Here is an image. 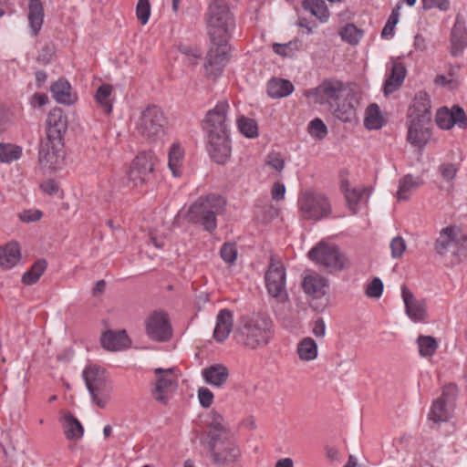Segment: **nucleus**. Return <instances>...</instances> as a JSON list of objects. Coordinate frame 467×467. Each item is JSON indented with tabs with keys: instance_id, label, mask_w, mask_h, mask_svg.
Returning <instances> with one entry per match:
<instances>
[{
	"instance_id": "nucleus-17",
	"label": "nucleus",
	"mask_w": 467,
	"mask_h": 467,
	"mask_svg": "<svg viewBox=\"0 0 467 467\" xmlns=\"http://www.w3.org/2000/svg\"><path fill=\"white\" fill-rule=\"evenodd\" d=\"M345 89V85L341 80L335 78L325 79L314 89L315 101L321 105L327 104L330 108H334Z\"/></svg>"
},
{
	"instance_id": "nucleus-8",
	"label": "nucleus",
	"mask_w": 467,
	"mask_h": 467,
	"mask_svg": "<svg viewBox=\"0 0 467 467\" xmlns=\"http://www.w3.org/2000/svg\"><path fill=\"white\" fill-rule=\"evenodd\" d=\"M156 162L157 157L150 150L142 151L136 156L128 172L129 182L133 187H143L153 182Z\"/></svg>"
},
{
	"instance_id": "nucleus-2",
	"label": "nucleus",
	"mask_w": 467,
	"mask_h": 467,
	"mask_svg": "<svg viewBox=\"0 0 467 467\" xmlns=\"http://www.w3.org/2000/svg\"><path fill=\"white\" fill-rule=\"evenodd\" d=\"M434 251L446 265L460 264L462 257L467 256V234L456 224L442 228L434 242Z\"/></svg>"
},
{
	"instance_id": "nucleus-31",
	"label": "nucleus",
	"mask_w": 467,
	"mask_h": 467,
	"mask_svg": "<svg viewBox=\"0 0 467 467\" xmlns=\"http://www.w3.org/2000/svg\"><path fill=\"white\" fill-rule=\"evenodd\" d=\"M293 91L294 85L287 79L273 78L267 83V94L272 99L287 97Z\"/></svg>"
},
{
	"instance_id": "nucleus-22",
	"label": "nucleus",
	"mask_w": 467,
	"mask_h": 467,
	"mask_svg": "<svg viewBox=\"0 0 467 467\" xmlns=\"http://www.w3.org/2000/svg\"><path fill=\"white\" fill-rule=\"evenodd\" d=\"M466 47L467 29L462 16L458 14L451 33V55L455 57H460Z\"/></svg>"
},
{
	"instance_id": "nucleus-55",
	"label": "nucleus",
	"mask_w": 467,
	"mask_h": 467,
	"mask_svg": "<svg viewBox=\"0 0 467 467\" xmlns=\"http://www.w3.org/2000/svg\"><path fill=\"white\" fill-rule=\"evenodd\" d=\"M398 8H399V6H397L396 9L392 10L386 25L384 26V27L381 31L382 37H386V36L393 35L394 27L398 24V21H399V13L397 10Z\"/></svg>"
},
{
	"instance_id": "nucleus-6",
	"label": "nucleus",
	"mask_w": 467,
	"mask_h": 467,
	"mask_svg": "<svg viewBox=\"0 0 467 467\" xmlns=\"http://www.w3.org/2000/svg\"><path fill=\"white\" fill-rule=\"evenodd\" d=\"M212 464L214 467H242V451L232 437L207 442Z\"/></svg>"
},
{
	"instance_id": "nucleus-25",
	"label": "nucleus",
	"mask_w": 467,
	"mask_h": 467,
	"mask_svg": "<svg viewBox=\"0 0 467 467\" xmlns=\"http://www.w3.org/2000/svg\"><path fill=\"white\" fill-rule=\"evenodd\" d=\"M102 347L110 351H119L129 348L130 339L126 330H108L101 337Z\"/></svg>"
},
{
	"instance_id": "nucleus-3",
	"label": "nucleus",
	"mask_w": 467,
	"mask_h": 467,
	"mask_svg": "<svg viewBox=\"0 0 467 467\" xmlns=\"http://www.w3.org/2000/svg\"><path fill=\"white\" fill-rule=\"evenodd\" d=\"M225 206L226 201L220 194L200 196L188 209V221L213 234L217 229V216L224 212Z\"/></svg>"
},
{
	"instance_id": "nucleus-54",
	"label": "nucleus",
	"mask_w": 467,
	"mask_h": 467,
	"mask_svg": "<svg viewBox=\"0 0 467 467\" xmlns=\"http://www.w3.org/2000/svg\"><path fill=\"white\" fill-rule=\"evenodd\" d=\"M383 292V283L379 277L373 278V280L368 285L366 288V295L371 298H379Z\"/></svg>"
},
{
	"instance_id": "nucleus-36",
	"label": "nucleus",
	"mask_w": 467,
	"mask_h": 467,
	"mask_svg": "<svg viewBox=\"0 0 467 467\" xmlns=\"http://www.w3.org/2000/svg\"><path fill=\"white\" fill-rule=\"evenodd\" d=\"M453 410V408H449L446 402L437 399L433 401L428 418L436 423L447 421L451 417Z\"/></svg>"
},
{
	"instance_id": "nucleus-33",
	"label": "nucleus",
	"mask_w": 467,
	"mask_h": 467,
	"mask_svg": "<svg viewBox=\"0 0 467 467\" xmlns=\"http://www.w3.org/2000/svg\"><path fill=\"white\" fill-rule=\"evenodd\" d=\"M64 434L67 440L77 441L82 438L84 428L79 420L70 412H66L63 416Z\"/></svg>"
},
{
	"instance_id": "nucleus-26",
	"label": "nucleus",
	"mask_w": 467,
	"mask_h": 467,
	"mask_svg": "<svg viewBox=\"0 0 467 467\" xmlns=\"http://www.w3.org/2000/svg\"><path fill=\"white\" fill-rule=\"evenodd\" d=\"M233 312L227 308L221 309L216 317L213 337L217 342H223L233 330Z\"/></svg>"
},
{
	"instance_id": "nucleus-18",
	"label": "nucleus",
	"mask_w": 467,
	"mask_h": 467,
	"mask_svg": "<svg viewBox=\"0 0 467 467\" xmlns=\"http://www.w3.org/2000/svg\"><path fill=\"white\" fill-rule=\"evenodd\" d=\"M47 138L49 140L64 141V136L67 130V118L59 108L49 111L47 117Z\"/></svg>"
},
{
	"instance_id": "nucleus-43",
	"label": "nucleus",
	"mask_w": 467,
	"mask_h": 467,
	"mask_svg": "<svg viewBox=\"0 0 467 467\" xmlns=\"http://www.w3.org/2000/svg\"><path fill=\"white\" fill-rule=\"evenodd\" d=\"M112 92V86L109 84H103L99 87L96 91L95 99L99 106L103 109L106 114L112 111V104L109 97Z\"/></svg>"
},
{
	"instance_id": "nucleus-12",
	"label": "nucleus",
	"mask_w": 467,
	"mask_h": 467,
	"mask_svg": "<svg viewBox=\"0 0 467 467\" xmlns=\"http://www.w3.org/2000/svg\"><path fill=\"white\" fill-rule=\"evenodd\" d=\"M265 286L268 294L280 303L288 300L285 290V270L280 262H270L265 275Z\"/></svg>"
},
{
	"instance_id": "nucleus-1",
	"label": "nucleus",
	"mask_w": 467,
	"mask_h": 467,
	"mask_svg": "<svg viewBox=\"0 0 467 467\" xmlns=\"http://www.w3.org/2000/svg\"><path fill=\"white\" fill-rule=\"evenodd\" d=\"M273 337V320L260 313L242 316L239 318L237 327L234 331L235 341L250 349L266 346Z\"/></svg>"
},
{
	"instance_id": "nucleus-24",
	"label": "nucleus",
	"mask_w": 467,
	"mask_h": 467,
	"mask_svg": "<svg viewBox=\"0 0 467 467\" xmlns=\"http://www.w3.org/2000/svg\"><path fill=\"white\" fill-rule=\"evenodd\" d=\"M204 381L215 388L223 387L229 379L230 372L226 366L221 363L213 364L202 370Z\"/></svg>"
},
{
	"instance_id": "nucleus-59",
	"label": "nucleus",
	"mask_w": 467,
	"mask_h": 467,
	"mask_svg": "<svg viewBox=\"0 0 467 467\" xmlns=\"http://www.w3.org/2000/svg\"><path fill=\"white\" fill-rule=\"evenodd\" d=\"M450 112L452 115L454 125L463 128L467 125V118L464 110L459 106H453Z\"/></svg>"
},
{
	"instance_id": "nucleus-10",
	"label": "nucleus",
	"mask_w": 467,
	"mask_h": 467,
	"mask_svg": "<svg viewBox=\"0 0 467 467\" xmlns=\"http://www.w3.org/2000/svg\"><path fill=\"white\" fill-rule=\"evenodd\" d=\"M308 258L330 271H341L347 262L337 245L324 242H320L308 252Z\"/></svg>"
},
{
	"instance_id": "nucleus-29",
	"label": "nucleus",
	"mask_w": 467,
	"mask_h": 467,
	"mask_svg": "<svg viewBox=\"0 0 467 467\" xmlns=\"http://www.w3.org/2000/svg\"><path fill=\"white\" fill-rule=\"evenodd\" d=\"M21 259L20 246L16 242L8 243L5 246H0V266L11 269Z\"/></svg>"
},
{
	"instance_id": "nucleus-49",
	"label": "nucleus",
	"mask_w": 467,
	"mask_h": 467,
	"mask_svg": "<svg viewBox=\"0 0 467 467\" xmlns=\"http://www.w3.org/2000/svg\"><path fill=\"white\" fill-rule=\"evenodd\" d=\"M298 49V41H290L285 44H273L274 52L283 57H292Z\"/></svg>"
},
{
	"instance_id": "nucleus-61",
	"label": "nucleus",
	"mask_w": 467,
	"mask_h": 467,
	"mask_svg": "<svg viewBox=\"0 0 467 467\" xmlns=\"http://www.w3.org/2000/svg\"><path fill=\"white\" fill-rule=\"evenodd\" d=\"M424 9L438 8L441 11H447L450 8L449 0H422Z\"/></svg>"
},
{
	"instance_id": "nucleus-53",
	"label": "nucleus",
	"mask_w": 467,
	"mask_h": 467,
	"mask_svg": "<svg viewBox=\"0 0 467 467\" xmlns=\"http://www.w3.org/2000/svg\"><path fill=\"white\" fill-rule=\"evenodd\" d=\"M138 20L145 25L148 23L150 15V6L148 0H139L136 7Z\"/></svg>"
},
{
	"instance_id": "nucleus-40",
	"label": "nucleus",
	"mask_w": 467,
	"mask_h": 467,
	"mask_svg": "<svg viewBox=\"0 0 467 467\" xmlns=\"http://www.w3.org/2000/svg\"><path fill=\"white\" fill-rule=\"evenodd\" d=\"M47 266V263L45 259L36 260L30 269L23 274L22 282L27 285L36 284L44 274Z\"/></svg>"
},
{
	"instance_id": "nucleus-63",
	"label": "nucleus",
	"mask_w": 467,
	"mask_h": 467,
	"mask_svg": "<svg viewBox=\"0 0 467 467\" xmlns=\"http://www.w3.org/2000/svg\"><path fill=\"white\" fill-rule=\"evenodd\" d=\"M267 164L271 168L281 171L285 167V160L282 158L280 153L273 152L267 156Z\"/></svg>"
},
{
	"instance_id": "nucleus-46",
	"label": "nucleus",
	"mask_w": 467,
	"mask_h": 467,
	"mask_svg": "<svg viewBox=\"0 0 467 467\" xmlns=\"http://www.w3.org/2000/svg\"><path fill=\"white\" fill-rule=\"evenodd\" d=\"M363 30L358 28L354 24H347L340 31L341 38L348 44L357 45L363 36Z\"/></svg>"
},
{
	"instance_id": "nucleus-35",
	"label": "nucleus",
	"mask_w": 467,
	"mask_h": 467,
	"mask_svg": "<svg viewBox=\"0 0 467 467\" xmlns=\"http://www.w3.org/2000/svg\"><path fill=\"white\" fill-rule=\"evenodd\" d=\"M335 118L343 122H353L357 119L356 109L352 103L344 99L341 103H337L334 108H330Z\"/></svg>"
},
{
	"instance_id": "nucleus-45",
	"label": "nucleus",
	"mask_w": 467,
	"mask_h": 467,
	"mask_svg": "<svg viewBox=\"0 0 467 467\" xmlns=\"http://www.w3.org/2000/svg\"><path fill=\"white\" fill-rule=\"evenodd\" d=\"M22 156V148L9 143H0V161L10 163L20 159Z\"/></svg>"
},
{
	"instance_id": "nucleus-30",
	"label": "nucleus",
	"mask_w": 467,
	"mask_h": 467,
	"mask_svg": "<svg viewBox=\"0 0 467 467\" xmlns=\"http://www.w3.org/2000/svg\"><path fill=\"white\" fill-rule=\"evenodd\" d=\"M407 70L402 63L396 62L391 67V74L384 83V93L389 95L396 91L403 83Z\"/></svg>"
},
{
	"instance_id": "nucleus-15",
	"label": "nucleus",
	"mask_w": 467,
	"mask_h": 467,
	"mask_svg": "<svg viewBox=\"0 0 467 467\" xmlns=\"http://www.w3.org/2000/svg\"><path fill=\"white\" fill-rule=\"evenodd\" d=\"M147 336L157 342H166L172 337L168 316L162 312H153L145 321Z\"/></svg>"
},
{
	"instance_id": "nucleus-39",
	"label": "nucleus",
	"mask_w": 467,
	"mask_h": 467,
	"mask_svg": "<svg viewBox=\"0 0 467 467\" xmlns=\"http://www.w3.org/2000/svg\"><path fill=\"white\" fill-rule=\"evenodd\" d=\"M419 178H413L410 174L402 177L399 182V189L397 192V198L400 201H407L411 192L421 184Z\"/></svg>"
},
{
	"instance_id": "nucleus-56",
	"label": "nucleus",
	"mask_w": 467,
	"mask_h": 467,
	"mask_svg": "<svg viewBox=\"0 0 467 467\" xmlns=\"http://www.w3.org/2000/svg\"><path fill=\"white\" fill-rule=\"evenodd\" d=\"M406 242L401 236L394 237L390 242L391 255L393 258L400 257L406 250Z\"/></svg>"
},
{
	"instance_id": "nucleus-28",
	"label": "nucleus",
	"mask_w": 467,
	"mask_h": 467,
	"mask_svg": "<svg viewBox=\"0 0 467 467\" xmlns=\"http://www.w3.org/2000/svg\"><path fill=\"white\" fill-rule=\"evenodd\" d=\"M28 21L31 34L36 36L44 22V8L40 0H30L28 4Z\"/></svg>"
},
{
	"instance_id": "nucleus-41",
	"label": "nucleus",
	"mask_w": 467,
	"mask_h": 467,
	"mask_svg": "<svg viewBox=\"0 0 467 467\" xmlns=\"http://www.w3.org/2000/svg\"><path fill=\"white\" fill-rule=\"evenodd\" d=\"M384 124V119L381 115L379 107L377 104H371L368 107L364 125L368 130H379Z\"/></svg>"
},
{
	"instance_id": "nucleus-21",
	"label": "nucleus",
	"mask_w": 467,
	"mask_h": 467,
	"mask_svg": "<svg viewBox=\"0 0 467 467\" xmlns=\"http://www.w3.org/2000/svg\"><path fill=\"white\" fill-rule=\"evenodd\" d=\"M431 99L427 92L419 91L416 93L412 104L408 110V119L412 120H421V122H431Z\"/></svg>"
},
{
	"instance_id": "nucleus-47",
	"label": "nucleus",
	"mask_w": 467,
	"mask_h": 467,
	"mask_svg": "<svg viewBox=\"0 0 467 467\" xmlns=\"http://www.w3.org/2000/svg\"><path fill=\"white\" fill-rule=\"evenodd\" d=\"M237 126L240 132L247 138H255L258 136V126L254 119L242 116L237 120Z\"/></svg>"
},
{
	"instance_id": "nucleus-9",
	"label": "nucleus",
	"mask_w": 467,
	"mask_h": 467,
	"mask_svg": "<svg viewBox=\"0 0 467 467\" xmlns=\"http://www.w3.org/2000/svg\"><path fill=\"white\" fill-rule=\"evenodd\" d=\"M298 208L306 220L318 221L331 213V205L328 199L322 193L306 191L298 198Z\"/></svg>"
},
{
	"instance_id": "nucleus-32",
	"label": "nucleus",
	"mask_w": 467,
	"mask_h": 467,
	"mask_svg": "<svg viewBox=\"0 0 467 467\" xmlns=\"http://www.w3.org/2000/svg\"><path fill=\"white\" fill-rule=\"evenodd\" d=\"M327 282L325 278L317 275H307L302 282V287L306 294L314 298H320L326 294Z\"/></svg>"
},
{
	"instance_id": "nucleus-50",
	"label": "nucleus",
	"mask_w": 467,
	"mask_h": 467,
	"mask_svg": "<svg viewBox=\"0 0 467 467\" xmlns=\"http://www.w3.org/2000/svg\"><path fill=\"white\" fill-rule=\"evenodd\" d=\"M435 121L442 130H450L454 126L452 115L447 108L438 109Z\"/></svg>"
},
{
	"instance_id": "nucleus-27",
	"label": "nucleus",
	"mask_w": 467,
	"mask_h": 467,
	"mask_svg": "<svg viewBox=\"0 0 467 467\" xmlns=\"http://www.w3.org/2000/svg\"><path fill=\"white\" fill-rule=\"evenodd\" d=\"M50 91L56 101L61 104L71 105L76 97L71 93L70 83L65 78H59L50 87Z\"/></svg>"
},
{
	"instance_id": "nucleus-52",
	"label": "nucleus",
	"mask_w": 467,
	"mask_h": 467,
	"mask_svg": "<svg viewBox=\"0 0 467 467\" xmlns=\"http://www.w3.org/2000/svg\"><path fill=\"white\" fill-rule=\"evenodd\" d=\"M222 259L227 264H234L237 258V247L234 243H224L220 249Z\"/></svg>"
},
{
	"instance_id": "nucleus-34",
	"label": "nucleus",
	"mask_w": 467,
	"mask_h": 467,
	"mask_svg": "<svg viewBox=\"0 0 467 467\" xmlns=\"http://www.w3.org/2000/svg\"><path fill=\"white\" fill-rule=\"evenodd\" d=\"M207 437L209 439L208 441H213V437L215 438V441L230 437L223 423V416L215 411L212 412V420L209 425Z\"/></svg>"
},
{
	"instance_id": "nucleus-44",
	"label": "nucleus",
	"mask_w": 467,
	"mask_h": 467,
	"mask_svg": "<svg viewBox=\"0 0 467 467\" xmlns=\"http://www.w3.org/2000/svg\"><path fill=\"white\" fill-rule=\"evenodd\" d=\"M417 343L419 346V353L423 358L432 357L438 348V342L436 338L431 336H419Z\"/></svg>"
},
{
	"instance_id": "nucleus-37",
	"label": "nucleus",
	"mask_w": 467,
	"mask_h": 467,
	"mask_svg": "<svg viewBox=\"0 0 467 467\" xmlns=\"http://www.w3.org/2000/svg\"><path fill=\"white\" fill-rule=\"evenodd\" d=\"M296 352L301 360H314L317 357V344L312 337H304L297 344Z\"/></svg>"
},
{
	"instance_id": "nucleus-19",
	"label": "nucleus",
	"mask_w": 467,
	"mask_h": 467,
	"mask_svg": "<svg viewBox=\"0 0 467 467\" xmlns=\"http://www.w3.org/2000/svg\"><path fill=\"white\" fill-rule=\"evenodd\" d=\"M172 368L163 369L156 368L155 374L157 375V380L155 388L152 390L153 398L162 403H168V393L173 391L177 387V382L172 375Z\"/></svg>"
},
{
	"instance_id": "nucleus-42",
	"label": "nucleus",
	"mask_w": 467,
	"mask_h": 467,
	"mask_svg": "<svg viewBox=\"0 0 467 467\" xmlns=\"http://www.w3.org/2000/svg\"><path fill=\"white\" fill-rule=\"evenodd\" d=\"M303 7L321 22H326L329 17V12L323 0H304Z\"/></svg>"
},
{
	"instance_id": "nucleus-14",
	"label": "nucleus",
	"mask_w": 467,
	"mask_h": 467,
	"mask_svg": "<svg viewBox=\"0 0 467 467\" xmlns=\"http://www.w3.org/2000/svg\"><path fill=\"white\" fill-rule=\"evenodd\" d=\"M64 155V141L46 139L39 148L38 161L42 168L55 171L62 164Z\"/></svg>"
},
{
	"instance_id": "nucleus-4",
	"label": "nucleus",
	"mask_w": 467,
	"mask_h": 467,
	"mask_svg": "<svg viewBox=\"0 0 467 467\" xmlns=\"http://www.w3.org/2000/svg\"><path fill=\"white\" fill-rule=\"evenodd\" d=\"M207 26L210 38H229L235 27L234 16L224 0H214L207 12Z\"/></svg>"
},
{
	"instance_id": "nucleus-20",
	"label": "nucleus",
	"mask_w": 467,
	"mask_h": 467,
	"mask_svg": "<svg viewBox=\"0 0 467 467\" xmlns=\"http://www.w3.org/2000/svg\"><path fill=\"white\" fill-rule=\"evenodd\" d=\"M401 297L405 306V313L413 322H422L427 318L425 300L416 298L405 285L401 286Z\"/></svg>"
},
{
	"instance_id": "nucleus-23",
	"label": "nucleus",
	"mask_w": 467,
	"mask_h": 467,
	"mask_svg": "<svg viewBox=\"0 0 467 467\" xmlns=\"http://www.w3.org/2000/svg\"><path fill=\"white\" fill-rule=\"evenodd\" d=\"M408 141L419 149H422L431 139L429 125L431 122H421V120L409 119Z\"/></svg>"
},
{
	"instance_id": "nucleus-13",
	"label": "nucleus",
	"mask_w": 467,
	"mask_h": 467,
	"mask_svg": "<svg viewBox=\"0 0 467 467\" xmlns=\"http://www.w3.org/2000/svg\"><path fill=\"white\" fill-rule=\"evenodd\" d=\"M230 105L227 100L219 101L213 109L207 111L202 120V129L205 133H226L229 130L228 112Z\"/></svg>"
},
{
	"instance_id": "nucleus-11",
	"label": "nucleus",
	"mask_w": 467,
	"mask_h": 467,
	"mask_svg": "<svg viewBox=\"0 0 467 467\" xmlns=\"http://www.w3.org/2000/svg\"><path fill=\"white\" fill-rule=\"evenodd\" d=\"M228 39L225 37H222V39L211 38V47L207 52L204 64L205 72L208 76L216 78L223 72L229 60Z\"/></svg>"
},
{
	"instance_id": "nucleus-7",
	"label": "nucleus",
	"mask_w": 467,
	"mask_h": 467,
	"mask_svg": "<svg viewBox=\"0 0 467 467\" xmlns=\"http://www.w3.org/2000/svg\"><path fill=\"white\" fill-rule=\"evenodd\" d=\"M166 125L167 119L162 109L156 105H149L141 111L136 129L141 137L154 141L164 133Z\"/></svg>"
},
{
	"instance_id": "nucleus-38",
	"label": "nucleus",
	"mask_w": 467,
	"mask_h": 467,
	"mask_svg": "<svg viewBox=\"0 0 467 467\" xmlns=\"http://www.w3.org/2000/svg\"><path fill=\"white\" fill-rule=\"evenodd\" d=\"M183 156L184 151L182 148L179 144L173 143L169 150L168 165L175 177H179L182 173L181 168L183 161Z\"/></svg>"
},
{
	"instance_id": "nucleus-60",
	"label": "nucleus",
	"mask_w": 467,
	"mask_h": 467,
	"mask_svg": "<svg viewBox=\"0 0 467 467\" xmlns=\"http://www.w3.org/2000/svg\"><path fill=\"white\" fill-rule=\"evenodd\" d=\"M18 216L24 223H34L42 218L43 213L40 210H25Z\"/></svg>"
},
{
	"instance_id": "nucleus-57",
	"label": "nucleus",
	"mask_w": 467,
	"mask_h": 467,
	"mask_svg": "<svg viewBox=\"0 0 467 467\" xmlns=\"http://www.w3.org/2000/svg\"><path fill=\"white\" fill-rule=\"evenodd\" d=\"M198 400L200 402V405L202 408H209L213 404V392L205 387L199 388L197 391Z\"/></svg>"
},
{
	"instance_id": "nucleus-51",
	"label": "nucleus",
	"mask_w": 467,
	"mask_h": 467,
	"mask_svg": "<svg viewBox=\"0 0 467 467\" xmlns=\"http://www.w3.org/2000/svg\"><path fill=\"white\" fill-rule=\"evenodd\" d=\"M308 132L313 138L323 140L327 135V128L322 119L316 118L309 122Z\"/></svg>"
},
{
	"instance_id": "nucleus-48",
	"label": "nucleus",
	"mask_w": 467,
	"mask_h": 467,
	"mask_svg": "<svg viewBox=\"0 0 467 467\" xmlns=\"http://www.w3.org/2000/svg\"><path fill=\"white\" fill-rule=\"evenodd\" d=\"M459 389L455 383H449L442 388V393L438 400L446 402L449 408H455Z\"/></svg>"
},
{
	"instance_id": "nucleus-5",
	"label": "nucleus",
	"mask_w": 467,
	"mask_h": 467,
	"mask_svg": "<svg viewBox=\"0 0 467 467\" xmlns=\"http://www.w3.org/2000/svg\"><path fill=\"white\" fill-rule=\"evenodd\" d=\"M91 400L99 408H106L110 400L112 388L103 368L89 365L82 372Z\"/></svg>"
},
{
	"instance_id": "nucleus-62",
	"label": "nucleus",
	"mask_w": 467,
	"mask_h": 467,
	"mask_svg": "<svg viewBox=\"0 0 467 467\" xmlns=\"http://www.w3.org/2000/svg\"><path fill=\"white\" fill-rule=\"evenodd\" d=\"M53 55H54V47L50 45H46L40 50V52L36 57V60L38 63H40L42 65H47L48 63L51 62Z\"/></svg>"
},
{
	"instance_id": "nucleus-64",
	"label": "nucleus",
	"mask_w": 467,
	"mask_h": 467,
	"mask_svg": "<svg viewBox=\"0 0 467 467\" xmlns=\"http://www.w3.org/2000/svg\"><path fill=\"white\" fill-rule=\"evenodd\" d=\"M439 171L442 178L446 181H451L454 179L457 173V168L452 163H443L439 167Z\"/></svg>"
},
{
	"instance_id": "nucleus-58",
	"label": "nucleus",
	"mask_w": 467,
	"mask_h": 467,
	"mask_svg": "<svg viewBox=\"0 0 467 467\" xmlns=\"http://www.w3.org/2000/svg\"><path fill=\"white\" fill-rule=\"evenodd\" d=\"M363 196L362 190L358 188H353L345 192V197L348 202L349 207L355 210L357 204L360 202Z\"/></svg>"
},
{
	"instance_id": "nucleus-16",
	"label": "nucleus",
	"mask_w": 467,
	"mask_h": 467,
	"mask_svg": "<svg viewBox=\"0 0 467 467\" xmlns=\"http://www.w3.org/2000/svg\"><path fill=\"white\" fill-rule=\"evenodd\" d=\"M208 145L207 150L211 158L218 164L224 165L231 157L232 147L230 132L206 133Z\"/></svg>"
}]
</instances>
